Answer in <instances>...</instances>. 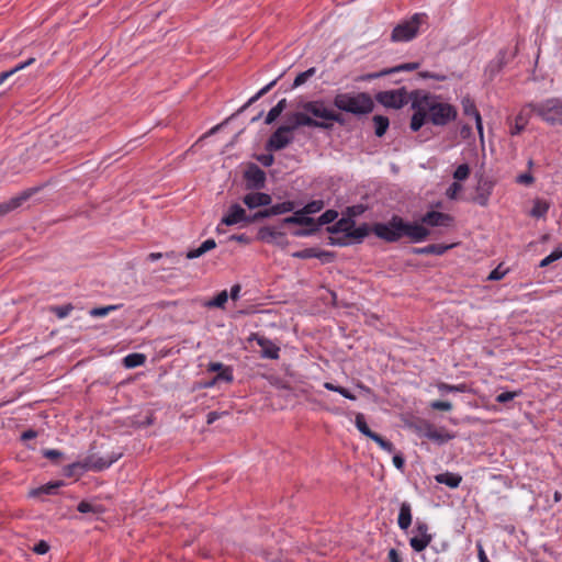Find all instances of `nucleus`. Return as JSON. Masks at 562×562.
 I'll return each instance as SVG.
<instances>
[{"mask_svg":"<svg viewBox=\"0 0 562 562\" xmlns=\"http://www.w3.org/2000/svg\"><path fill=\"white\" fill-rule=\"evenodd\" d=\"M409 100L414 110L409 125L413 132H418L427 122L436 126H446L457 119V109L442 102L438 95L423 90H413L409 92Z\"/></svg>","mask_w":562,"mask_h":562,"instance_id":"1","label":"nucleus"},{"mask_svg":"<svg viewBox=\"0 0 562 562\" xmlns=\"http://www.w3.org/2000/svg\"><path fill=\"white\" fill-rule=\"evenodd\" d=\"M372 233L386 243H396L407 237L412 243L427 239L430 231L418 222H406L398 215H393L386 223H374Z\"/></svg>","mask_w":562,"mask_h":562,"instance_id":"2","label":"nucleus"},{"mask_svg":"<svg viewBox=\"0 0 562 562\" xmlns=\"http://www.w3.org/2000/svg\"><path fill=\"white\" fill-rule=\"evenodd\" d=\"M333 105L339 111L356 116L368 115L374 110V101L368 92H339L333 99Z\"/></svg>","mask_w":562,"mask_h":562,"instance_id":"3","label":"nucleus"},{"mask_svg":"<svg viewBox=\"0 0 562 562\" xmlns=\"http://www.w3.org/2000/svg\"><path fill=\"white\" fill-rule=\"evenodd\" d=\"M529 112L535 113L542 121L550 125H562V100L550 98L541 102L527 104Z\"/></svg>","mask_w":562,"mask_h":562,"instance_id":"4","label":"nucleus"},{"mask_svg":"<svg viewBox=\"0 0 562 562\" xmlns=\"http://www.w3.org/2000/svg\"><path fill=\"white\" fill-rule=\"evenodd\" d=\"M426 13H415L409 20L397 24L391 34L392 42H408L416 37L419 27L427 23Z\"/></svg>","mask_w":562,"mask_h":562,"instance_id":"5","label":"nucleus"},{"mask_svg":"<svg viewBox=\"0 0 562 562\" xmlns=\"http://www.w3.org/2000/svg\"><path fill=\"white\" fill-rule=\"evenodd\" d=\"M122 457V453H114L106 457H98L95 454L88 456L82 462H76L69 465L68 475H74L76 470H80V472H85L88 470L93 471H102L108 469L111 464L116 462Z\"/></svg>","mask_w":562,"mask_h":562,"instance_id":"6","label":"nucleus"},{"mask_svg":"<svg viewBox=\"0 0 562 562\" xmlns=\"http://www.w3.org/2000/svg\"><path fill=\"white\" fill-rule=\"evenodd\" d=\"M282 126L284 128H288L286 132L289 134H291L301 126L321 130H331V124L326 122H318V120H315L311 115H307L304 111L288 113L285 116V124H283Z\"/></svg>","mask_w":562,"mask_h":562,"instance_id":"7","label":"nucleus"},{"mask_svg":"<svg viewBox=\"0 0 562 562\" xmlns=\"http://www.w3.org/2000/svg\"><path fill=\"white\" fill-rule=\"evenodd\" d=\"M243 180L245 190L260 191L266 188L267 176L255 162H249L243 172Z\"/></svg>","mask_w":562,"mask_h":562,"instance_id":"8","label":"nucleus"},{"mask_svg":"<svg viewBox=\"0 0 562 562\" xmlns=\"http://www.w3.org/2000/svg\"><path fill=\"white\" fill-rule=\"evenodd\" d=\"M375 100L383 106L390 109H401L411 101L409 93H407L405 88L380 91L375 94Z\"/></svg>","mask_w":562,"mask_h":562,"instance_id":"9","label":"nucleus"},{"mask_svg":"<svg viewBox=\"0 0 562 562\" xmlns=\"http://www.w3.org/2000/svg\"><path fill=\"white\" fill-rule=\"evenodd\" d=\"M299 108L302 109L307 115L311 114L313 119H319L318 122L328 123L331 108L327 106L325 100L318 99L312 101H302L299 104Z\"/></svg>","mask_w":562,"mask_h":562,"instance_id":"10","label":"nucleus"},{"mask_svg":"<svg viewBox=\"0 0 562 562\" xmlns=\"http://www.w3.org/2000/svg\"><path fill=\"white\" fill-rule=\"evenodd\" d=\"M288 128L279 126L269 137L266 143V149L268 151H278L285 148L292 143L293 136L286 132Z\"/></svg>","mask_w":562,"mask_h":562,"instance_id":"11","label":"nucleus"},{"mask_svg":"<svg viewBox=\"0 0 562 562\" xmlns=\"http://www.w3.org/2000/svg\"><path fill=\"white\" fill-rule=\"evenodd\" d=\"M41 188L34 187L22 191L19 195L11 198L7 202L0 203V217L20 207L31 196L40 191Z\"/></svg>","mask_w":562,"mask_h":562,"instance_id":"12","label":"nucleus"},{"mask_svg":"<svg viewBox=\"0 0 562 562\" xmlns=\"http://www.w3.org/2000/svg\"><path fill=\"white\" fill-rule=\"evenodd\" d=\"M420 222L431 227H448L452 224L453 217L447 213L429 211L422 216Z\"/></svg>","mask_w":562,"mask_h":562,"instance_id":"13","label":"nucleus"},{"mask_svg":"<svg viewBox=\"0 0 562 562\" xmlns=\"http://www.w3.org/2000/svg\"><path fill=\"white\" fill-rule=\"evenodd\" d=\"M494 182L487 178H480L477 181L475 195L473 201L481 206L488 204L490 195L492 194Z\"/></svg>","mask_w":562,"mask_h":562,"instance_id":"14","label":"nucleus"},{"mask_svg":"<svg viewBox=\"0 0 562 562\" xmlns=\"http://www.w3.org/2000/svg\"><path fill=\"white\" fill-rule=\"evenodd\" d=\"M247 222V213L245 209H243L239 204L234 203L232 204L226 214L222 217L221 224H224L226 226H233L239 223Z\"/></svg>","mask_w":562,"mask_h":562,"instance_id":"15","label":"nucleus"},{"mask_svg":"<svg viewBox=\"0 0 562 562\" xmlns=\"http://www.w3.org/2000/svg\"><path fill=\"white\" fill-rule=\"evenodd\" d=\"M243 202L249 210H254L260 206H269L272 202V198L265 192L250 191L243 196Z\"/></svg>","mask_w":562,"mask_h":562,"instance_id":"16","label":"nucleus"},{"mask_svg":"<svg viewBox=\"0 0 562 562\" xmlns=\"http://www.w3.org/2000/svg\"><path fill=\"white\" fill-rule=\"evenodd\" d=\"M251 339L256 340L258 346L261 347V357L265 359L276 360L279 358L280 348L265 336L252 334Z\"/></svg>","mask_w":562,"mask_h":562,"instance_id":"17","label":"nucleus"},{"mask_svg":"<svg viewBox=\"0 0 562 562\" xmlns=\"http://www.w3.org/2000/svg\"><path fill=\"white\" fill-rule=\"evenodd\" d=\"M462 108L463 112L468 116H473L475 119V126L480 134L481 139L483 140V124L480 112L477 111L474 101L470 97H465L462 99Z\"/></svg>","mask_w":562,"mask_h":562,"instance_id":"18","label":"nucleus"},{"mask_svg":"<svg viewBox=\"0 0 562 562\" xmlns=\"http://www.w3.org/2000/svg\"><path fill=\"white\" fill-rule=\"evenodd\" d=\"M284 237L285 234L283 232H278L271 226L260 227L257 233V239L268 244L281 245L282 243L279 239H284Z\"/></svg>","mask_w":562,"mask_h":562,"instance_id":"19","label":"nucleus"},{"mask_svg":"<svg viewBox=\"0 0 562 562\" xmlns=\"http://www.w3.org/2000/svg\"><path fill=\"white\" fill-rule=\"evenodd\" d=\"M207 371L217 372L215 375V381L231 383L234 379L233 369L228 366H224L221 362H210L207 364Z\"/></svg>","mask_w":562,"mask_h":562,"instance_id":"20","label":"nucleus"},{"mask_svg":"<svg viewBox=\"0 0 562 562\" xmlns=\"http://www.w3.org/2000/svg\"><path fill=\"white\" fill-rule=\"evenodd\" d=\"M453 245H443V244H431L425 247H414L412 248V252L415 255H436L442 256L447 252Z\"/></svg>","mask_w":562,"mask_h":562,"instance_id":"21","label":"nucleus"},{"mask_svg":"<svg viewBox=\"0 0 562 562\" xmlns=\"http://www.w3.org/2000/svg\"><path fill=\"white\" fill-rule=\"evenodd\" d=\"M426 438L438 443L443 445L454 438V434H451L447 431L445 428H437L434 427V429L430 432L426 434Z\"/></svg>","mask_w":562,"mask_h":562,"instance_id":"22","label":"nucleus"},{"mask_svg":"<svg viewBox=\"0 0 562 562\" xmlns=\"http://www.w3.org/2000/svg\"><path fill=\"white\" fill-rule=\"evenodd\" d=\"M397 524L402 530H407L412 525V507L409 503L403 502L401 504Z\"/></svg>","mask_w":562,"mask_h":562,"instance_id":"23","label":"nucleus"},{"mask_svg":"<svg viewBox=\"0 0 562 562\" xmlns=\"http://www.w3.org/2000/svg\"><path fill=\"white\" fill-rule=\"evenodd\" d=\"M435 480L439 484H445L450 488H457L462 482V476L458 473L445 472L437 474Z\"/></svg>","mask_w":562,"mask_h":562,"instance_id":"24","label":"nucleus"},{"mask_svg":"<svg viewBox=\"0 0 562 562\" xmlns=\"http://www.w3.org/2000/svg\"><path fill=\"white\" fill-rule=\"evenodd\" d=\"M355 226V221L350 217H341L336 223H334L331 226H327L326 231L329 234H340L344 233L345 235L348 234L351 227Z\"/></svg>","mask_w":562,"mask_h":562,"instance_id":"25","label":"nucleus"},{"mask_svg":"<svg viewBox=\"0 0 562 562\" xmlns=\"http://www.w3.org/2000/svg\"><path fill=\"white\" fill-rule=\"evenodd\" d=\"M282 77L280 75L277 79L272 80L268 85H266L263 88H261L255 95H252L241 108H239L236 112V114L243 113L248 106H250L252 103H255L257 100H259L261 97L267 94L278 82V80Z\"/></svg>","mask_w":562,"mask_h":562,"instance_id":"26","label":"nucleus"},{"mask_svg":"<svg viewBox=\"0 0 562 562\" xmlns=\"http://www.w3.org/2000/svg\"><path fill=\"white\" fill-rule=\"evenodd\" d=\"M35 60H36V58L34 56H32V57L27 58L25 61L18 64L12 69L2 71L0 74V86L3 85L7 80H9L11 77H13L18 71L34 64Z\"/></svg>","mask_w":562,"mask_h":562,"instance_id":"27","label":"nucleus"},{"mask_svg":"<svg viewBox=\"0 0 562 562\" xmlns=\"http://www.w3.org/2000/svg\"><path fill=\"white\" fill-rule=\"evenodd\" d=\"M527 110H529V108H527V105H526L519 112V114L516 116L515 124H514V126L510 130V134L512 135H518V134H520L525 130V127H526V125L528 123V115H529V113H527Z\"/></svg>","mask_w":562,"mask_h":562,"instance_id":"28","label":"nucleus"},{"mask_svg":"<svg viewBox=\"0 0 562 562\" xmlns=\"http://www.w3.org/2000/svg\"><path fill=\"white\" fill-rule=\"evenodd\" d=\"M370 232H372V227L370 228L368 224L363 223L358 227H351L347 234V237L348 239H355L357 243H361Z\"/></svg>","mask_w":562,"mask_h":562,"instance_id":"29","label":"nucleus"},{"mask_svg":"<svg viewBox=\"0 0 562 562\" xmlns=\"http://www.w3.org/2000/svg\"><path fill=\"white\" fill-rule=\"evenodd\" d=\"M268 209H269L270 216H276V215H281V214L292 212L295 209V203L293 201H284V202L271 205Z\"/></svg>","mask_w":562,"mask_h":562,"instance_id":"30","label":"nucleus"},{"mask_svg":"<svg viewBox=\"0 0 562 562\" xmlns=\"http://www.w3.org/2000/svg\"><path fill=\"white\" fill-rule=\"evenodd\" d=\"M146 362V356L144 353H130L123 359V364L125 368L133 369L139 366H143Z\"/></svg>","mask_w":562,"mask_h":562,"instance_id":"31","label":"nucleus"},{"mask_svg":"<svg viewBox=\"0 0 562 562\" xmlns=\"http://www.w3.org/2000/svg\"><path fill=\"white\" fill-rule=\"evenodd\" d=\"M286 108V100L285 99H282L280 100L267 114L266 116V120H265V123L266 124H271L273 123L280 115L281 113L284 111V109Z\"/></svg>","mask_w":562,"mask_h":562,"instance_id":"32","label":"nucleus"},{"mask_svg":"<svg viewBox=\"0 0 562 562\" xmlns=\"http://www.w3.org/2000/svg\"><path fill=\"white\" fill-rule=\"evenodd\" d=\"M432 537L415 536L409 539V544L415 552L424 551L431 542Z\"/></svg>","mask_w":562,"mask_h":562,"instance_id":"33","label":"nucleus"},{"mask_svg":"<svg viewBox=\"0 0 562 562\" xmlns=\"http://www.w3.org/2000/svg\"><path fill=\"white\" fill-rule=\"evenodd\" d=\"M373 123H374V127H375V135L378 137H382L389 128V125H390L389 119L384 115H374Z\"/></svg>","mask_w":562,"mask_h":562,"instance_id":"34","label":"nucleus"},{"mask_svg":"<svg viewBox=\"0 0 562 562\" xmlns=\"http://www.w3.org/2000/svg\"><path fill=\"white\" fill-rule=\"evenodd\" d=\"M64 485L63 481L49 482L37 490L32 491V495L47 494L53 495L57 493V490Z\"/></svg>","mask_w":562,"mask_h":562,"instance_id":"35","label":"nucleus"},{"mask_svg":"<svg viewBox=\"0 0 562 562\" xmlns=\"http://www.w3.org/2000/svg\"><path fill=\"white\" fill-rule=\"evenodd\" d=\"M324 201L323 200H313L308 203H306L301 210L300 213H303L304 215H311L321 212L324 209Z\"/></svg>","mask_w":562,"mask_h":562,"instance_id":"36","label":"nucleus"},{"mask_svg":"<svg viewBox=\"0 0 562 562\" xmlns=\"http://www.w3.org/2000/svg\"><path fill=\"white\" fill-rule=\"evenodd\" d=\"M77 510L82 514H101L103 513L104 509L101 505L92 504L87 501H81L77 506Z\"/></svg>","mask_w":562,"mask_h":562,"instance_id":"37","label":"nucleus"},{"mask_svg":"<svg viewBox=\"0 0 562 562\" xmlns=\"http://www.w3.org/2000/svg\"><path fill=\"white\" fill-rule=\"evenodd\" d=\"M355 424H356V427L358 428V430L366 437L368 438H371V436H373L375 432H373L367 422H366V418H364V415L361 414V413H358L356 415V419H355Z\"/></svg>","mask_w":562,"mask_h":562,"instance_id":"38","label":"nucleus"},{"mask_svg":"<svg viewBox=\"0 0 562 562\" xmlns=\"http://www.w3.org/2000/svg\"><path fill=\"white\" fill-rule=\"evenodd\" d=\"M228 300V293L226 290L221 291L216 296L205 303L207 307L224 308Z\"/></svg>","mask_w":562,"mask_h":562,"instance_id":"39","label":"nucleus"},{"mask_svg":"<svg viewBox=\"0 0 562 562\" xmlns=\"http://www.w3.org/2000/svg\"><path fill=\"white\" fill-rule=\"evenodd\" d=\"M324 387L328 391H333V392H337L339 393L340 395H342L344 397L350 400V401H355L357 397L355 394H352L348 389L346 387H342L340 385H335L334 383L331 382H325L324 383Z\"/></svg>","mask_w":562,"mask_h":562,"instance_id":"40","label":"nucleus"},{"mask_svg":"<svg viewBox=\"0 0 562 562\" xmlns=\"http://www.w3.org/2000/svg\"><path fill=\"white\" fill-rule=\"evenodd\" d=\"M549 210V204L544 201L537 200L530 211V215L537 218L543 217Z\"/></svg>","mask_w":562,"mask_h":562,"instance_id":"41","label":"nucleus"},{"mask_svg":"<svg viewBox=\"0 0 562 562\" xmlns=\"http://www.w3.org/2000/svg\"><path fill=\"white\" fill-rule=\"evenodd\" d=\"M316 74V68L311 67L307 70L299 74L292 85V89L297 88L302 85H304L310 78H312Z\"/></svg>","mask_w":562,"mask_h":562,"instance_id":"42","label":"nucleus"},{"mask_svg":"<svg viewBox=\"0 0 562 562\" xmlns=\"http://www.w3.org/2000/svg\"><path fill=\"white\" fill-rule=\"evenodd\" d=\"M337 217H338V212L336 210H327L317 218V225L319 227L323 225L330 224Z\"/></svg>","mask_w":562,"mask_h":562,"instance_id":"43","label":"nucleus"},{"mask_svg":"<svg viewBox=\"0 0 562 562\" xmlns=\"http://www.w3.org/2000/svg\"><path fill=\"white\" fill-rule=\"evenodd\" d=\"M370 439L376 442L380 446V448L383 449L384 451L391 453L395 450L394 445L391 441L384 439L381 435L376 432L373 436H371Z\"/></svg>","mask_w":562,"mask_h":562,"instance_id":"44","label":"nucleus"},{"mask_svg":"<svg viewBox=\"0 0 562 562\" xmlns=\"http://www.w3.org/2000/svg\"><path fill=\"white\" fill-rule=\"evenodd\" d=\"M120 307V305H108L102 307H94L90 310L89 314L92 317H103L106 316L110 312L115 311Z\"/></svg>","mask_w":562,"mask_h":562,"instance_id":"45","label":"nucleus"},{"mask_svg":"<svg viewBox=\"0 0 562 562\" xmlns=\"http://www.w3.org/2000/svg\"><path fill=\"white\" fill-rule=\"evenodd\" d=\"M438 390L441 393H451V392H461L462 393V392L467 391V385L464 383L458 384V385H451V384L441 382L438 384Z\"/></svg>","mask_w":562,"mask_h":562,"instance_id":"46","label":"nucleus"},{"mask_svg":"<svg viewBox=\"0 0 562 562\" xmlns=\"http://www.w3.org/2000/svg\"><path fill=\"white\" fill-rule=\"evenodd\" d=\"M315 258L319 259L322 263H330L335 260L336 254L316 247Z\"/></svg>","mask_w":562,"mask_h":562,"instance_id":"47","label":"nucleus"},{"mask_svg":"<svg viewBox=\"0 0 562 562\" xmlns=\"http://www.w3.org/2000/svg\"><path fill=\"white\" fill-rule=\"evenodd\" d=\"M470 176V167L468 164H462L457 167L453 172V178L459 182L468 179Z\"/></svg>","mask_w":562,"mask_h":562,"instance_id":"48","label":"nucleus"},{"mask_svg":"<svg viewBox=\"0 0 562 562\" xmlns=\"http://www.w3.org/2000/svg\"><path fill=\"white\" fill-rule=\"evenodd\" d=\"M268 217H271L270 213H269V209L259 210V211H257L254 214H249V215L247 214V222H246V224L257 223V222H260V221H262L265 218H268Z\"/></svg>","mask_w":562,"mask_h":562,"instance_id":"49","label":"nucleus"},{"mask_svg":"<svg viewBox=\"0 0 562 562\" xmlns=\"http://www.w3.org/2000/svg\"><path fill=\"white\" fill-rule=\"evenodd\" d=\"M560 258H562V249H555L554 251H552L549 256H547L546 258H543L541 261H540V267L543 268V267H548L549 265H551L552 262L559 260Z\"/></svg>","mask_w":562,"mask_h":562,"instance_id":"50","label":"nucleus"},{"mask_svg":"<svg viewBox=\"0 0 562 562\" xmlns=\"http://www.w3.org/2000/svg\"><path fill=\"white\" fill-rule=\"evenodd\" d=\"M316 247L304 248L292 254L293 258L310 259L315 258Z\"/></svg>","mask_w":562,"mask_h":562,"instance_id":"51","label":"nucleus"},{"mask_svg":"<svg viewBox=\"0 0 562 562\" xmlns=\"http://www.w3.org/2000/svg\"><path fill=\"white\" fill-rule=\"evenodd\" d=\"M74 310V306L71 304H66V305H59V306H54L52 308L53 313L58 317V318H65L66 316H68L70 314V312Z\"/></svg>","mask_w":562,"mask_h":562,"instance_id":"52","label":"nucleus"},{"mask_svg":"<svg viewBox=\"0 0 562 562\" xmlns=\"http://www.w3.org/2000/svg\"><path fill=\"white\" fill-rule=\"evenodd\" d=\"M418 67H419L418 63H405V64H401L398 66L389 68V70H390V75H391V74H395V72H400V71H412V70L417 69Z\"/></svg>","mask_w":562,"mask_h":562,"instance_id":"53","label":"nucleus"},{"mask_svg":"<svg viewBox=\"0 0 562 562\" xmlns=\"http://www.w3.org/2000/svg\"><path fill=\"white\" fill-rule=\"evenodd\" d=\"M521 392L518 391V392H512V391H506V392H503L501 394H498L496 397H495V401L499 404H505L507 402H510L513 401L516 396H518Z\"/></svg>","mask_w":562,"mask_h":562,"instance_id":"54","label":"nucleus"},{"mask_svg":"<svg viewBox=\"0 0 562 562\" xmlns=\"http://www.w3.org/2000/svg\"><path fill=\"white\" fill-rule=\"evenodd\" d=\"M304 214L300 213V210H297V211L294 212L293 215L284 217L281 221V224L282 225H300L301 226V222H302V216Z\"/></svg>","mask_w":562,"mask_h":562,"instance_id":"55","label":"nucleus"},{"mask_svg":"<svg viewBox=\"0 0 562 562\" xmlns=\"http://www.w3.org/2000/svg\"><path fill=\"white\" fill-rule=\"evenodd\" d=\"M434 425L430 424L429 422L427 420H420L418 425H416V431L417 434L420 436V437H425L426 438V434L427 432H430L432 429H434Z\"/></svg>","mask_w":562,"mask_h":562,"instance_id":"56","label":"nucleus"},{"mask_svg":"<svg viewBox=\"0 0 562 562\" xmlns=\"http://www.w3.org/2000/svg\"><path fill=\"white\" fill-rule=\"evenodd\" d=\"M318 232V225H315V227H306V228H297L292 232V235L295 237H306L315 235Z\"/></svg>","mask_w":562,"mask_h":562,"instance_id":"57","label":"nucleus"},{"mask_svg":"<svg viewBox=\"0 0 562 562\" xmlns=\"http://www.w3.org/2000/svg\"><path fill=\"white\" fill-rule=\"evenodd\" d=\"M461 190H462V184L458 181H454L447 189L446 195L449 199L454 200V199H457V196Z\"/></svg>","mask_w":562,"mask_h":562,"instance_id":"58","label":"nucleus"},{"mask_svg":"<svg viewBox=\"0 0 562 562\" xmlns=\"http://www.w3.org/2000/svg\"><path fill=\"white\" fill-rule=\"evenodd\" d=\"M506 273H507V270H504L502 268V265H498L494 270L491 271V273L487 277V280H490V281L502 280Z\"/></svg>","mask_w":562,"mask_h":562,"instance_id":"59","label":"nucleus"},{"mask_svg":"<svg viewBox=\"0 0 562 562\" xmlns=\"http://www.w3.org/2000/svg\"><path fill=\"white\" fill-rule=\"evenodd\" d=\"M333 122L344 126L346 124V119L340 112H337L331 109L328 117V123L333 125Z\"/></svg>","mask_w":562,"mask_h":562,"instance_id":"60","label":"nucleus"},{"mask_svg":"<svg viewBox=\"0 0 562 562\" xmlns=\"http://www.w3.org/2000/svg\"><path fill=\"white\" fill-rule=\"evenodd\" d=\"M430 407L436 411L448 412L452 409V404L447 401H434L430 403Z\"/></svg>","mask_w":562,"mask_h":562,"instance_id":"61","label":"nucleus"},{"mask_svg":"<svg viewBox=\"0 0 562 562\" xmlns=\"http://www.w3.org/2000/svg\"><path fill=\"white\" fill-rule=\"evenodd\" d=\"M418 75L424 79H435L438 81H445L448 78L443 74L431 72V71H420Z\"/></svg>","mask_w":562,"mask_h":562,"instance_id":"62","label":"nucleus"},{"mask_svg":"<svg viewBox=\"0 0 562 562\" xmlns=\"http://www.w3.org/2000/svg\"><path fill=\"white\" fill-rule=\"evenodd\" d=\"M328 244L331 245V246L344 247V246H348L350 243H349V239H348L347 234H346L342 237H333V236H330L328 238Z\"/></svg>","mask_w":562,"mask_h":562,"instance_id":"63","label":"nucleus"},{"mask_svg":"<svg viewBox=\"0 0 562 562\" xmlns=\"http://www.w3.org/2000/svg\"><path fill=\"white\" fill-rule=\"evenodd\" d=\"M256 159L261 164L263 165L265 167H270L273 161H274V157L272 154H261V155H257L256 156Z\"/></svg>","mask_w":562,"mask_h":562,"instance_id":"64","label":"nucleus"}]
</instances>
